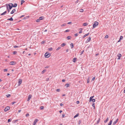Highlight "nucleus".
<instances>
[{
	"instance_id": "nucleus-20",
	"label": "nucleus",
	"mask_w": 125,
	"mask_h": 125,
	"mask_svg": "<svg viewBox=\"0 0 125 125\" xmlns=\"http://www.w3.org/2000/svg\"><path fill=\"white\" fill-rule=\"evenodd\" d=\"M66 45V44L65 43H63L61 45V46L62 47H63Z\"/></svg>"
},
{
	"instance_id": "nucleus-22",
	"label": "nucleus",
	"mask_w": 125,
	"mask_h": 125,
	"mask_svg": "<svg viewBox=\"0 0 125 125\" xmlns=\"http://www.w3.org/2000/svg\"><path fill=\"white\" fill-rule=\"evenodd\" d=\"M17 6V4L16 3L14 4V5H13V7H16Z\"/></svg>"
},
{
	"instance_id": "nucleus-61",
	"label": "nucleus",
	"mask_w": 125,
	"mask_h": 125,
	"mask_svg": "<svg viewBox=\"0 0 125 125\" xmlns=\"http://www.w3.org/2000/svg\"><path fill=\"white\" fill-rule=\"evenodd\" d=\"M62 82H65V80L64 79H62Z\"/></svg>"
},
{
	"instance_id": "nucleus-50",
	"label": "nucleus",
	"mask_w": 125,
	"mask_h": 125,
	"mask_svg": "<svg viewBox=\"0 0 125 125\" xmlns=\"http://www.w3.org/2000/svg\"><path fill=\"white\" fill-rule=\"evenodd\" d=\"M19 47V46H15L14 47V48H18V47Z\"/></svg>"
},
{
	"instance_id": "nucleus-16",
	"label": "nucleus",
	"mask_w": 125,
	"mask_h": 125,
	"mask_svg": "<svg viewBox=\"0 0 125 125\" xmlns=\"http://www.w3.org/2000/svg\"><path fill=\"white\" fill-rule=\"evenodd\" d=\"M109 120V118L108 117L107 118L106 120H105L104 121V122L105 123H106L107 122V121Z\"/></svg>"
},
{
	"instance_id": "nucleus-40",
	"label": "nucleus",
	"mask_w": 125,
	"mask_h": 125,
	"mask_svg": "<svg viewBox=\"0 0 125 125\" xmlns=\"http://www.w3.org/2000/svg\"><path fill=\"white\" fill-rule=\"evenodd\" d=\"M123 37L122 36H121L120 37V40H122L123 39Z\"/></svg>"
},
{
	"instance_id": "nucleus-64",
	"label": "nucleus",
	"mask_w": 125,
	"mask_h": 125,
	"mask_svg": "<svg viewBox=\"0 0 125 125\" xmlns=\"http://www.w3.org/2000/svg\"><path fill=\"white\" fill-rule=\"evenodd\" d=\"M65 115L64 114H63L62 115V117H64V116Z\"/></svg>"
},
{
	"instance_id": "nucleus-44",
	"label": "nucleus",
	"mask_w": 125,
	"mask_h": 125,
	"mask_svg": "<svg viewBox=\"0 0 125 125\" xmlns=\"http://www.w3.org/2000/svg\"><path fill=\"white\" fill-rule=\"evenodd\" d=\"M25 116L26 117L28 116H29V114L28 113H27L26 114Z\"/></svg>"
},
{
	"instance_id": "nucleus-43",
	"label": "nucleus",
	"mask_w": 125,
	"mask_h": 125,
	"mask_svg": "<svg viewBox=\"0 0 125 125\" xmlns=\"http://www.w3.org/2000/svg\"><path fill=\"white\" fill-rule=\"evenodd\" d=\"M45 42V41H43L41 42V43L42 44L44 43Z\"/></svg>"
},
{
	"instance_id": "nucleus-49",
	"label": "nucleus",
	"mask_w": 125,
	"mask_h": 125,
	"mask_svg": "<svg viewBox=\"0 0 125 125\" xmlns=\"http://www.w3.org/2000/svg\"><path fill=\"white\" fill-rule=\"evenodd\" d=\"M66 25V24H64L62 25H61V27H62V26H64L65 25Z\"/></svg>"
},
{
	"instance_id": "nucleus-48",
	"label": "nucleus",
	"mask_w": 125,
	"mask_h": 125,
	"mask_svg": "<svg viewBox=\"0 0 125 125\" xmlns=\"http://www.w3.org/2000/svg\"><path fill=\"white\" fill-rule=\"evenodd\" d=\"M84 52V50L82 51L81 52V54H80V55H82V54Z\"/></svg>"
},
{
	"instance_id": "nucleus-33",
	"label": "nucleus",
	"mask_w": 125,
	"mask_h": 125,
	"mask_svg": "<svg viewBox=\"0 0 125 125\" xmlns=\"http://www.w3.org/2000/svg\"><path fill=\"white\" fill-rule=\"evenodd\" d=\"M17 52L16 51H14L13 52V54H16L17 53Z\"/></svg>"
},
{
	"instance_id": "nucleus-56",
	"label": "nucleus",
	"mask_w": 125,
	"mask_h": 125,
	"mask_svg": "<svg viewBox=\"0 0 125 125\" xmlns=\"http://www.w3.org/2000/svg\"><path fill=\"white\" fill-rule=\"evenodd\" d=\"M78 35V34H77V33L75 34H74V36H77Z\"/></svg>"
},
{
	"instance_id": "nucleus-17",
	"label": "nucleus",
	"mask_w": 125,
	"mask_h": 125,
	"mask_svg": "<svg viewBox=\"0 0 125 125\" xmlns=\"http://www.w3.org/2000/svg\"><path fill=\"white\" fill-rule=\"evenodd\" d=\"M112 120H111L109 122L108 125H111L112 124Z\"/></svg>"
},
{
	"instance_id": "nucleus-24",
	"label": "nucleus",
	"mask_w": 125,
	"mask_h": 125,
	"mask_svg": "<svg viewBox=\"0 0 125 125\" xmlns=\"http://www.w3.org/2000/svg\"><path fill=\"white\" fill-rule=\"evenodd\" d=\"M70 45L71 48H72L73 47V43H71L70 44Z\"/></svg>"
},
{
	"instance_id": "nucleus-60",
	"label": "nucleus",
	"mask_w": 125,
	"mask_h": 125,
	"mask_svg": "<svg viewBox=\"0 0 125 125\" xmlns=\"http://www.w3.org/2000/svg\"><path fill=\"white\" fill-rule=\"evenodd\" d=\"M49 78H47L46 79V81H48V80H49Z\"/></svg>"
},
{
	"instance_id": "nucleus-19",
	"label": "nucleus",
	"mask_w": 125,
	"mask_h": 125,
	"mask_svg": "<svg viewBox=\"0 0 125 125\" xmlns=\"http://www.w3.org/2000/svg\"><path fill=\"white\" fill-rule=\"evenodd\" d=\"M7 12V11H5L3 13H2L1 14V15H4Z\"/></svg>"
},
{
	"instance_id": "nucleus-5",
	"label": "nucleus",
	"mask_w": 125,
	"mask_h": 125,
	"mask_svg": "<svg viewBox=\"0 0 125 125\" xmlns=\"http://www.w3.org/2000/svg\"><path fill=\"white\" fill-rule=\"evenodd\" d=\"M38 120V119H35L34 121V122H33V125H35L36 123H37Z\"/></svg>"
},
{
	"instance_id": "nucleus-35",
	"label": "nucleus",
	"mask_w": 125,
	"mask_h": 125,
	"mask_svg": "<svg viewBox=\"0 0 125 125\" xmlns=\"http://www.w3.org/2000/svg\"><path fill=\"white\" fill-rule=\"evenodd\" d=\"M61 47H59L58 48L56 49V50H58L60 49L61 48Z\"/></svg>"
},
{
	"instance_id": "nucleus-27",
	"label": "nucleus",
	"mask_w": 125,
	"mask_h": 125,
	"mask_svg": "<svg viewBox=\"0 0 125 125\" xmlns=\"http://www.w3.org/2000/svg\"><path fill=\"white\" fill-rule=\"evenodd\" d=\"M87 83H89V78H88L87 79Z\"/></svg>"
},
{
	"instance_id": "nucleus-3",
	"label": "nucleus",
	"mask_w": 125,
	"mask_h": 125,
	"mask_svg": "<svg viewBox=\"0 0 125 125\" xmlns=\"http://www.w3.org/2000/svg\"><path fill=\"white\" fill-rule=\"evenodd\" d=\"M9 6L10 10L11 9L12 7H13V4L12 3H10L9 4Z\"/></svg>"
},
{
	"instance_id": "nucleus-25",
	"label": "nucleus",
	"mask_w": 125,
	"mask_h": 125,
	"mask_svg": "<svg viewBox=\"0 0 125 125\" xmlns=\"http://www.w3.org/2000/svg\"><path fill=\"white\" fill-rule=\"evenodd\" d=\"M25 2V1L23 0H21V5Z\"/></svg>"
},
{
	"instance_id": "nucleus-52",
	"label": "nucleus",
	"mask_w": 125,
	"mask_h": 125,
	"mask_svg": "<svg viewBox=\"0 0 125 125\" xmlns=\"http://www.w3.org/2000/svg\"><path fill=\"white\" fill-rule=\"evenodd\" d=\"M7 69H5L4 70V72H6L7 71Z\"/></svg>"
},
{
	"instance_id": "nucleus-28",
	"label": "nucleus",
	"mask_w": 125,
	"mask_h": 125,
	"mask_svg": "<svg viewBox=\"0 0 125 125\" xmlns=\"http://www.w3.org/2000/svg\"><path fill=\"white\" fill-rule=\"evenodd\" d=\"M46 71V70H44L42 72V74H43Z\"/></svg>"
},
{
	"instance_id": "nucleus-59",
	"label": "nucleus",
	"mask_w": 125,
	"mask_h": 125,
	"mask_svg": "<svg viewBox=\"0 0 125 125\" xmlns=\"http://www.w3.org/2000/svg\"><path fill=\"white\" fill-rule=\"evenodd\" d=\"M82 33V31H80L79 32V33Z\"/></svg>"
},
{
	"instance_id": "nucleus-23",
	"label": "nucleus",
	"mask_w": 125,
	"mask_h": 125,
	"mask_svg": "<svg viewBox=\"0 0 125 125\" xmlns=\"http://www.w3.org/2000/svg\"><path fill=\"white\" fill-rule=\"evenodd\" d=\"M8 20H9L11 21H13V20L12 19V17L10 18L9 19H8Z\"/></svg>"
},
{
	"instance_id": "nucleus-38",
	"label": "nucleus",
	"mask_w": 125,
	"mask_h": 125,
	"mask_svg": "<svg viewBox=\"0 0 125 125\" xmlns=\"http://www.w3.org/2000/svg\"><path fill=\"white\" fill-rule=\"evenodd\" d=\"M44 108V107L43 106H42L40 107V109L41 110L43 109Z\"/></svg>"
},
{
	"instance_id": "nucleus-37",
	"label": "nucleus",
	"mask_w": 125,
	"mask_h": 125,
	"mask_svg": "<svg viewBox=\"0 0 125 125\" xmlns=\"http://www.w3.org/2000/svg\"><path fill=\"white\" fill-rule=\"evenodd\" d=\"M100 118H99L98 120V121H97V124H98L99 122L100 121Z\"/></svg>"
},
{
	"instance_id": "nucleus-51",
	"label": "nucleus",
	"mask_w": 125,
	"mask_h": 125,
	"mask_svg": "<svg viewBox=\"0 0 125 125\" xmlns=\"http://www.w3.org/2000/svg\"><path fill=\"white\" fill-rule=\"evenodd\" d=\"M56 91L57 92H60V89H56Z\"/></svg>"
},
{
	"instance_id": "nucleus-58",
	"label": "nucleus",
	"mask_w": 125,
	"mask_h": 125,
	"mask_svg": "<svg viewBox=\"0 0 125 125\" xmlns=\"http://www.w3.org/2000/svg\"><path fill=\"white\" fill-rule=\"evenodd\" d=\"M60 105L61 106H62V105H63V104L62 103H61L60 104Z\"/></svg>"
},
{
	"instance_id": "nucleus-39",
	"label": "nucleus",
	"mask_w": 125,
	"mask_h": 125,
	"mask_svg": "<svg viewBox=\"0 0 125 125\" xmlns=\"http://www.w3.org/2000/svg\"><path fill=\"white\" fill-rule=\"evenodd\" d=\"M7 9L8 10V12H10V9H8V7H7Z\"/></svg>"
},
{
	"instance_id": "nucleus-45",
	"label": "nucleus",
	"mask_w": 125,
	"mask_h": 125,
	"mask_svg": "<svg viewBox=\"0 0 125 125\" xmlns=\"http://www.w3.org/2000/svg\"><path fill=\"white\" fill-rule=\"evenodd\" d=\"M11 119H9L8 120V122H10L11 121Z\"/></svg>"
},
{
	"instance_id": "nucleus-8",
	"label": "nucleus",
	"mask_w": 125,
	"mask_h": 125,
	"mask_svg": "<svg viewBox=\"0 0 125 125\" xmlns=\"http://www.w3.org/2000/svg\"><path fill=\"white\" fill-rule=\"evenodd\" d=\"M31 95H29L28 97V99L27 101H29L30 99L31 98Z\"/></svg>"
},
{
	"instance_id": "nucleus-30",
	"label": "nucleus",
	"mask_w": 125,
	"mask_h": 125,
	"mask_svg": "<svg viewBox=\"0 0 125 125\" xmlns=\"http://www.w3.org/2000/svg\"><path fill=\"white\" fill-rule=\"evenodd\" d=\"M92 106L94 107V109H95V104L93 103L92 104Z\"/></svg>"
},
{
	"instance_id": "nucleus-18",
	"label": "nucleus",
	"mask_w": 125,
	"mask_h": 125,
	"mask_svg": "<svg viewBox=\"0 0 125 125\" xmlns=\"http://www.w3.org/2000/svg\"><path fill=\"white\" fill-rule=\"evenodd\" d=\"M94 97V96H92L90 98V101H92V100L93 99V98Z\"/></svg>"
},
{
	"instance_id": "nucleus-12",
	"label": "nucleus",
	"mask_w": 125,
	"mask_h": 125,
	"mask_svg": "<svg viewBox=\"0 0 125 125\" xmlns=\"http://www.w3.org/2000/svg\"><path fill=\"white\" fill-rule=\"evenodd\" d=\"M89 34V33H87L86 34H85L84 35L83 37V38H84L85 37H86V36H87Z\"/></svg>"
},
{
	"instance_id": "nucleus-41",
	"label": "nucleus",
	"mask_w": 125,
	"mask_h": 125,
	"mask_svg": "<svg viewBox=\"0 0 125 125\" xmlns=\"http://www.w3.org/2000/svg\"><path fill=\"white\" fill-rule=\"evenodd\" d=\"M40 19H38L36 20V22H40Z\"/></svg>"
},
{
	"instance_id": "nucleus-57",
	"label": "nucleus",
	"mask_w": 125,
	"mask_h": 125,
	"mask_svg": "<svg viewBox=\"0 0 125 125\" xmlns=\"http://www.w3.org/2000/svg\"><path fill=\"white\" fill-rule=\"evenodd\" d=\"M16 103V102H12L11 103L12 104H13L14 103Z\"/></svg>"
},
{
	"instance_id": "nucleus-32",
	"label": "nucleus",
	"mask_w": 125,
	"mask_h": 125,
	"mask_svg": "<svg viewBox=\"0 0 125 125\" xmlns=\"http://www.w3.org/2000/svg\"><path fill=\"white\" fill-rule=\"evenodd\" d=\"M92 102L93 103L95 101V99H94L92 100Z\"/></svg>"
},
{
	"instance_id": "nucleus-42",
	"label": "nucleus",
	"mask_w": 125,
	"mask_h": 125,
	"mask_svg": "<svg viewBox=\"0 0 125 125\" xmlns=\"http://www.w3.org/2000/svg\"><path fill=\"white\" fill-rule=\"evenodd\" d=\"M108 35H106L105 37V38H108Z\"/></svg>"
},
{
	"instance_id": "nucleus-34",
	"label": "nucleus",
	"mask_w": 125,
	"mask_h": 125,
	"mask_svg": "<svg viewBox=\"0 0 125 125\" xmlns=\"http://www.w3.org/2000/svg\"><path fill=\"white\" fill-rule=\"evenodd\" d=\"M70 38L71 36H68L67 37V39H68V40Z\"/></svg>"
},
{
	"instance_id": "nucleus-7",
	"label": "nucleus",
	"mask_w": 125,
	"mask_h": 125,
	"mask_svg": "<svg viewBox=\"0 0 125 125\" xmlns=\"http://www.w3.org/2000/svg\"><path fill=\"white\" fill-rule=\"evenodd\" d=\"M10 64L11 65L15 64H16V62L14 61L10 62Z\"/></svg>"
},
{
	"instance_id": "nucleus-29",
	"label": "nucleus",
	"mask_w": 125,
	"mask_h": 125,
	"mask_svg": "<svg viewBox=\"0 0 125 125\" xmlns=\"http://www.w3.org/2000/svg\"><path fill=\"white\" fill-rule=\"evenodd\" d=\"M69 84L68 83H67L65 84V86H66V87H68L69 86Z\"/></svg>"
},
{
	"instance_id": "nucleus-46",
	"label": "nucleus",
	"mask_w": 125,
	"mask_h": 125,
	"mask_svg": "<svg viewBox=\"0 0 125 125\" xmlns=\"http://www.w3.org/2000/svg\"><path fill=\"white\" fill-rule=\"evenodd\" d=\"M69 30H66L65 31V32H67L69 31Z\"/></svg>"
},
{
	"instance_id": "nucleus-26",
	"label": "nucleus",
	"mask_w": 125,
	"mask_h": 125,
	"mask_svg": "<svg viewBox=\"0 0 125 125\" xmlns=\"http://www.w3.org/2000/svg\"><path fill=\"white\" fill-rule=\"evenodd\" d=\"M79 114L78 113V114H76L74 117V118H75L76 117L78 116Z\"/></svg>"
},
{
	"instance_id": "nucleus-13",
	"label": "nucleus",
	"mask_w": 125,
	"mask_h": 125,
	"mask_svg": "<svg viewBox=\"0 0 125 125\" xmlns=\"http://www.w3.org/2000/svg\"><path fill=\"white\" fill-rule=\"evenodd\" d=\"M91 38L90 37H89L88 39L86 41L87 42H88L91 40Z\"/></svg>"
},
{
	"instance_id": "nucleus-10",
	"label": "nucleus",
	"mask_w": 125,
	"mask_h": 125,
	"mask_svg": "<svg viewBox=\"0 0 125 125\" xmlns=\"http://www.w3.org/2000/svg\"><path fill=\"white\" fill-rule=\"evenodd\" d=\"M118 119H117L113 123V125H115L118 121Z\"/></svg>"
},
{
	"instance_id": "nucleus-9",
	"label": "nucleus",
	"mask_w": 125,
	"mask_h": 125,
	"mask_svg": "<svg viewBox=\"0 0 125 125\" xmlns=\"http://www.w3.org/2000/svg\"><path fill=\"white\" fill-rule=\"evenodd\" d=\"M122 56L121 55L120 53H118V55H117V57H118V59H120V58Z\"/></svg>"
},
{
	"instance_id": "nucleus-54",
	"label": "nucleus",
	"mask_w": 125,
	"mask_h": 125,
	"mask_svg": "<svg viewBox=\"0 0 125 125\" xmlns=\"http://www.w3.org/2000/svg\"><path fill=\"white\" fill-rule=\"evenodd\" d=\"M72 22H69L68 23V24H72Z\"/></svg>"
},
{
	"instance_id": "nucleus-36",
	"label": "nucleus",
	"mask_w": 125,
	"mask_h": 125,
	"mask_svg": "<svg viewBox=\"0 0 125 125\" xmlns=\"http://www.w3.org/2000/svg\"><path fill=\"white\" fill-rule=\"evenodd\" d=\"M48 50L49 51H51L52 50V48H48Z\"/></svg>"
},
{
	"instance_id": "nucleus-21",
	"label": "nucleus",
	"mask_w": 125,
	"mask_h": 125,
	"mask_svg": "<svg viewBox=\"0 0 125 125\" xmlns=\"http://www.w3.org/2000/svg\"><path fill=\"white\" fill-rule=\"evenodd\" d=\"M76 58H73V62H75L76 61Z\"/></svg>"
},
{
	"instance_id": "nucleus-53",
	"label": "nucleus",
	"mask_w": 125,
	"mask_h": 125,
	"mask_svg": "<svg viewBox=\"0 0 125 125\" xmlns=\"http://www.w3.org/2000/svg\"><path fill=\"white\" fill-rule=\"evenodd\" d=\"M79 2V0H77V1H76L75 2V3H78Z\"/></svg>"
},
{
	"instance_id": "nucleus-2",
	"label": "nucleus",
	"mask_w": 125,
	"mask_h": 125,
	"mask_svg": "<svg viewBox=\"0 0 125 125\" xmlns=\"http://www.w3.org/2000/svg\"><path fill=\"white\" fill-rule=\"evenodd\" d=\"M50 55L49 53L46 52L45 54V56L46 58H48L50 56Z\"/></svg>"
},
{
	"instance_id": "nucleus-31",
	"label": "nucleus",
	"mask_w": 125,
	"mask_h": 125,
	"mask_svg": "<svg viewBox=\"0 0 125 125\" xmlns=\"http://www.w3.org/2000/svg\"><path fill=\"white\" fill-rule=\"evenodd\" d=\"M6 96H7V97H9L10 96V94H8L7 95H6Z\"/></svg>"
},
{
	"instance_id": "nucleus-14",
	"label": "nucleus",
	"mask_w": 125,
	"mask_h": 125,
	"mask_svg": "<svg viewBox=\"0 0 125 125\" xmlns=\"http://www.w3.org/2000/svg\"><path fill=\"white\" fill-rule=\"evenodd\" d=\"M40 20H42L44 19V17L43 16H42L40 17L39 18Z\"/></svg>"
},
{
	"instance_id": "nucleus-63",
	"label": "nucleus",
	"mask_w": 125,
	"mask_h": 125,
	"mask_svg": "<svg viewBox=\"0 0 125 125\" xmlns=\"http://www.w3.org/2000/svg\"><path fill=\"white\" fill-rule=\"evenodd\" d=\"M99 54V53L96 54H95V56H97Z\"/></svg>"
},
{
	"instance_id": "nucleus-55",
	"label": "nucleus",
	"mask_w": 125,
	"mask_h": 125,
	"mask_svg": "<svg viewBox=\"0 0 125 125\" xmlns=\"http://www.w3.org/2000/svg\"><path fill=\"white\" fill-rule=\"evenodd\" d=\"M95 79V77H93V78H92V81H94V80Z\"/></svg>"
},
{
	"instance_id": "nucleus-47",
	"label": "nucleus",
	"mask_w": 125,
	"mask_h": 125,
	"mask_svg": "<svg viewBox=\"0 0 125 125\" xmlns=\"http://www.w3.org/2000/svg\"><path fill=\"white\" fill-rule=\"evenodd\" d=\"M83 9H81L80 10V12H82L83 11Z\"/></svg>"
},
{
	"instance_id": "nucleus-62",
	"label": "nucleus",
	"mask_w": 125,
	"mask_h": 125,
	"mask_svg": "<svg viewBox=\"0 0 125 125\" xmlns=\"http://www.w3.org/2000/svg\"><path fill=\"white\" fill-rule=\"evenodd\" d=\"M79 103V101H76V103L77 104H78Z\"/></svg>"
},
{
	"instance_id": "nucleus-4",
	"label": "nucleus",
	"mask_w": 125,
	"mask_h": 125,
	"mask_svg": "<svg viewBox=\"0 0 125 125\" xmlns=\"http://www.w3.org/2000/svg\"><path fill=\"white\" fill-rule=\"evenodd\" d=\"M10 109V107L9 106H7L5 107V108L4 109V111L5 112H6L9 110Z\"/></svg>"
},
{
	"instance_id": "nucleus-6",
	"label": "nucleus",
	"mask_w": 125,
	"mask_h": 125,
	"mask_svg": "<svg viewBox=\"0 0 125 125\" xmlns=\"http://www.w3.org/2000/svg\"><path fill=\"white\" fill-rule=\"evenodd\" d=\"M22 82V80L21 79H19V82L18 86H19L21 83Z\"/></svg>"
},
{
	"instance_id": "nucleus-1",
	"label": "nucleus",
	"mask_w": 125,
	"mask_h": 125,
	"mask_svg": "<svg viewBox=\"0 0 125 125\" xmlns=\"http://www.w3.org/2000/svg\"><path fill=\"white\" fill-rule=\"evenodd\" d=\"M98 23L96 21H95L93 25V28H95L98 25Z\"/></svg>"
},
{
	"instance_id": "nucleus-11",
	"label": "nucleus",
	"mask_w": 125,
	"mask_h": 125,
	"mask_svg": "<svg viewBox=\"0 0 125 125\" xmlns=\"http://www.w3.org/2000/svg\"><path fill=\"white\" fill-rule=\"evenodd\" d=\"M16 10L15 9H13L11 12L10 13L11 14H13L15 11Z\"/></svg>"
},
{
	"instance_id": "nucleus-15",
	"label": "nucleus",
	"mask_w": 125,
	"mask_h": 125,
	"mask_svg": "<svg viewBox=\"0 0 125 125\" xmlns=\"http://www.w3.org/2000/svg\"><path fill=\"white\" fill-rule=\"evenodd\" d=\"M88 24L87 23H85L83 24V26H84L87 25Z\"/></svg>"
}]
</instances>
